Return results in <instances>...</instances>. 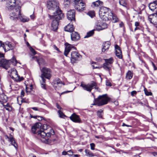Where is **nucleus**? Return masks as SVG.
Instances as JSON below:
<instances>
[{
  "mask_svg": "<svg viewBox=\"0 0 157 157\" xmlns=\"http://www.w3.org/2000/svg\"><path fill=\"white\" fill-rule=\"evenodd\" d=\"M48 127L47 124H44L42 128L40 129V131H38V135L39 137L41 138L42 141L45 143L48 142L50 136L55 134L54 130L51 128L50 129V132H48Z\"/></svg>",
  "mask_w": 157,
  "mask_h": 157,
  "instance_id": "obj_1",
  "label": "nucleus"
},
{
  "mask_svg": "<svg viewBox=\"0 0 157 157\" xmlns=\"http://www.w3.org/2000/svg\"><path fill=\"white\" fill-rule=\"evenodd\" d=\"M59 3L57 0H48L47 4V8L48 9L55 11L53 13V15H59V16H58V17H56L58 19H60L63 16V14L59 8Z\"/></svg>",
  "mask_w": 157,
  "mask_h": 157,
  "instance_id": "obj_2",
  "label": "nucleus"
},
{
  "mask_svg": "<svg viewBox=\"0 0 157 157\" xmlns=\"http://www.w3.org/2000/svg\"><path fill=\"white\" fill-rule=\"evenodd\" d=\"M21 7L16 8L12 10L13 11L10 14V18L11 20L17 21L18 18L22 22H27L29 20L28 18H24L21 14Z\"/></svg>",
  "mask_w": 157,
  "mask_h": 157,
  "instance_id": "obj_3",
  "label": "nucleus"
},
{
  "mask_svg": "<svg viewBox=\"0 0 157 157\" xmlns=\"http://www.w3.org/2000/svg\"><path fill=\"white\" fill-rule=\"evenodd\" d=\"M110 98L107 96V94L100 95L97 98L94 99L93 105L102 106L107 104Z\"/></svg>",
  "mask_w": 157,
  "mask_h": 157,
  "instance_id": "obj_4",
  "label": "nucleus"
},
{
  "mask_svg": "<svg viewBox=\"0 0 157 157\" xmlns=\"http://www.w3.org/2000/svg\"><path fill=\"white\" fill-rule=\"evenodd\" d=\"M17 61L14 58L12 59L7 60L4 58H0V67L7 70L10 67V63H12L13 65H15Z\"/></svg>",
  "mask_w": 157,
  "mask_h": 157,
  "instance_id": "obj_5",
  "label": "nucleus"
},
{
  "mask_svg": "<svg viewBox=\"0 0 157 157\" xmlns=\"http://www.w3.org/2000/svg\"><path fill=\"white\" fill-rule=\"evenodd\" d=\"M42 74L40 75L43 82L44 83L45 82L46 78L48 79H50L52 76V71L49 68L46 67H44L40 69Z\"/></svg>",
  "mask_w": 157,
  "mask_h": 157,
  "instance_id": "obj_6",
  "label": "nucleus"
},
{
  "mask_svg": "<svg viewBox=\"0 0 157 157\" xmlns=\"http://www.w3.org/2000/svg\"><path fill=\"white\" fill-rule=\"evenodd\" d=\"M48 16L50 19L54 18V20L51 24V29L54 31H56L58 28V21L62 19L64 17V14H63V15L62 17L60 19H58L56 18V17H58V16H59V14H56L55 15H48Z\"/></svg>",
  "mask_w": 157,
  "mask_h": 157,
  "instance_id": "obj_7",
  "label": "nucleus"
},
{
  "mask_svg": "<svg viewBox=\"0 0 157 157\" xmlns=\"http://www.w3.org/2000/svg\"><path fill=\"white\" fill-rule=\"evenodd\" d=\"M75 8L77 10L81 11L84 10L85 5L82 0H72Z\"/></svg>",
  "mask_w": 157,
  "mask_h": 157,
  "instance_id": "obj_8",
  "label": "nucleus"
},
{
  "mask_svg": "<svg viewBox=\"0 0 157 157\" xmlns=\"http://www.w3.org/2000/svg\"><path fill=\"white\" fill-rule=\"evenodd\" d=\"M96 83L93 82L91 83L88 84L87 85L82 83L80 86L83 88L84 90L89 92H90L94 88L95 89L99 92H100V89H99L98 87L96 86Z\"/></svg>",
  "mask_w": 157,
  "mask_h": 157,
  "instance_id": "obj_9",
  "label": "nucleus"
},
{
  "mask_svg": "<svg viewBox=\"0 0 157 157\" xmlns=\"http://www.w3.org/2000/svg\"><path fill=\"white\" fill-rule=\"evenodd\" d=\"M109 9L105 7H101L99 11V14L100 18L103 20L105 21V18L108 17V15H109L110 11Z\"/></svg>",
  "mask_w": 157,
  "mask_h": 157,
  "instance_id": "obj_10",
  "label": "nucleus"
},
{
  "mask_svg": "<svg viewBox=\"0 0 157 157\" xmlns=\"http://www.w3.org/2000/svg\"><path fill=\"white\" fill-rule=\"evenodd\" d=\"M10 73V75L13 79L17 81H21L23 79V78L21 77L20 78V76L18 75L17 71L14 68L11 69L8 71Z\"/></svg>",
  "mask_w": 157,
  "mask_h": 157,
  "instance_id": "obj_11",
  "label": "nucleus"
},
{
  "mask_svg": "<svg viewBox=\"0 0 157 157\" xmlns=\"http://www.w3.org/2000/svg\"><path fill=\"white\" fill-rule=\"evenodd\" d=\"M0 47L3 48L5 52L10 50H13L15 48V45L13 44L10 42H6L5 44H1Z\"/></svg>",
  "mask_w": 157,
  "mask_h": 157,
  "instance_id": "obj_12",
  "label": "nucleus"
},
{
  "mask_svg": "<svg viewBox=\"0 0 157 157\" xmlns=\"http://www.w3.org/2000/svg\"><path fill=\"white\" fill-rule=\"evenodd\" d=\"M6 7L9 10H12L20 6L17 5L16 0H8L7 2Z\"/></svg>",
  "mask_w": 157,
  "mask_h": 157,
  "instance_id": "obj_13",
  "label": "nucleus"
},
{
  "mask_svg": "<svg viewBox=\"0 0 157 157\" xmlns=\"http://www.w3.org/2000/svg\"><path fill=\"white\" fill-rule=\"evenodd\" d=\"M71 59L72 62H75L79 60L82 58V56L76 51H73L71 53Z\"/></svg>",
  "mask_w": 157,
  "mask_h": 157,
  "instance_id": "obj_14",
  "label": "nucleus"
},
{
  "mask_svg": "<svg viewBox=\"0 0 157 157\" xmlns=\"http://www.w3.org/2000/svg\"><path fill=\"white\" fill-rule=\"evenodd\" d=\"M105 18V21L111 20L114 23L117 22L119 21L118 18L116 15L114 14L112 10H110L109 15H108V17H106Z\"/></svg>",
  "mask_w": 157,
  "mask_h": 157,
  "instance_id": "obj_15",
  "label": "nucleus"
},
{
  "mask_svg": "<svg viewBox=\"0 0 157 157\" xmlns=\"http://www.w3.org/2000/svg\"><path fill=\"white\" fill-rule=\"evenodd\" d=\"M148 19L151 23L156 25L157 28V13L149 15Z\"/></svg>",
  "mask_w": 157,
  "mask_h": 157,
  "instance_id": "obj_16",
  "label": "nucleus"
},
{
  "mask_svg": "<svg viewBox=\"0 0 157 157\" xmlns=\"http://www.w3.org/2000/svg\"><path fill=\"white\" fill-rule=\"evenodd\" d=\"M75 11L74 10L68 11L67 13V18L71 21H75Z\"/></svg>",
  "mask_w": 157,
  "mask_h": 157,
  "instance_id": "obj_17",
  "label": "nucleus"
},
{
  "mask_svg": "<svg viewBox=\"0 0 157 157\" xmlns=\"http://www.w3.org/2000/svg\"><path fill=\"white\" fill-rule=\"evenodd\" d=\"M32 60L36 61L40 66H40L41 65H45L46 63L44 59L41 57L38 58L36 56H32Z\"/></svg>",
  "mask_w": 157,
  "mask_h": 157,
  "instance_id": "obj_18",
  "label": "nucleus"
},
{
  "mask_svg": "<svg viewBox=\"0 0 157 157\" xmlns=\"http://www.w3.org/2000/svg\"><path fill=\"white\" fill-rule=\"evenodd\" d=\"M64 52V55L67 56L68 53L71 51H72L73 50H75V48L73 46L70 45L68 44L67 45H66Z\"/></svg>",
  "mask_w": 157,
  "mask_h": 157,
  "instance_id": "obj_19",
  "label": "nucleus"
},
{
  "mask_svg": "<svg viewBox=\"0 0 157 157\" xmlns=\"http://www.w3.org/2000/svg\"><path fill=\"white\" fill-rule=\"evenodd\" d=\"M71 38L72 40L76 41L80 39V36L77 32L74 31L71 34Z\"/></svg>",
  "mask_w": 157,
  "mask_h": 157,
  "instance_id": "obj_20",
  "label": "nucleus"
},
{
  "mask_svg": "<svg viewBox=\"0 0 157 157\" xmlns=\"http://www.w3.org/2000/svg\"><path fill=\"white\" fill-rule=\"evenodd\" d=\"M115 48L116 56L119 59H121L122 56L121 51L120 47L118 45H116L115 46Z\"/></svg>",
  "mask_w": 157,
  "mask_h": 157,
  "instance_id": "obj_21",
  "label": "nucleus"
},
{
  "mask_svg": "<svg viewBox=\"0 0 157 157\" xmlns=\"http://www.w3.org/2000/svg\"><path fill=\"white\" fill-rule=\"evenodd\" d=\"M70 118L73 121L76 123H80L81 120L79 117L75 113L73 114L70 117Z\"/></svg>",
  "mask_w": 157,
  "mask_h": 157,
  "instance_id": "obj_22",
  "label": "nucleus"
},
{
  "mask_svg": "<svg viewBox=\"0 0 157 157\" xmlns=\"http://www.w3.org/2000/svg\"><path fill=\"white\" fill-rule=\"evenodd\" d=\"M110 44L111 43L109 41L104 43L102 44L103 48H102V52H104L108 51Z\"/></svg>",
  "mask_w": 157,
  "mask_h": 157,
  "instance_id": "obj_23",
  "label": "nucleus"
},
{
  "mask_svg": "<svg viewBox=\"0 0 157 157\" xmlns=\"http://www.w3.org/2000/svg\"><path fill=\"white\" fill-rule=\"evenodd\" d=\"M5 137L6 138L8 139L9 141L11 142V144L13 145L16 149H17V144L15 143V142L12 135H10V137L7 135H6Z\"/></svg>",
  "mask_w": 157,
  "mask_h": 157,
  "instance_id": "obj_24",
  "label": "nucleus"
},
{
  "mask_svg": "<svg viewBox=\"0 0 157 157\" xmlns=\"http://www.w3.org/2000/svg\"><path fill=\"white\" fill-rule=\"evenodd\" d=\"M74 28L73 25L70 23L64 28V30L66 31L69 32H73L74 31Z\"/></svg>",
  "mask_w": 157,
  "mask_h": 157,
  "instance_id": "obj_25",
  "label": "nucleus"
},
{
  "mask_svg": "<svg viewBox=\"0 0 157 157\" xmlns=\"http://www.w3.org/2000/svg\"><path fill=\"white\" fill-rule=\"evenodd\" d=\"M156 5H157V1L150 3L149 5L150 9L152 11L155 10L156 9Z\"/></svg>",
  "mask_w": 157,
  "mask_h": 157,
  "instance_id": "obj_26",
  "label": "nucleus"
},
{
  "mask_svg": "<svg viewBox=\"0 0 157 157\" xmlns=\"http://www.w3.org/2000/svg\"><path fill=\"white\" fill-rule=\"evenodd\" d=\"M0 98L3 102H6L7 100V97L4 94H2L0 95Z\"/></svg>",
  "mask_w": 157,
  "mask_h": 157,
  "instance_id": "obj_27",
  "label": "nucleus"
},
{
  "mask_svg": "<svg viewBox=\"0 0 157 157\" xmlns=\"http://www.w3.org/2000/svg\"><path fill=\"white\" fill-rule=\"evenodd\" d=\"M103 67L105 69L109 71V72H110L111 69L110 65L107 63H104L103 64Z\"/></svg>",
  "mask_w": 157,
  "mask_h": 157,
  "instance_id": "obj_28",
  "label": "nucleus"
},
{
  "mask_svg": "<svg viewBox=\"0 0 157 157\" xmlns=\"http://www.w3.org/2000/svg\"><path fill=\"white\" fill-rule=\"evenodd\" d=\"M62 154L63 155H67L68 156H71L73 155V152L71 150L68 151L67 152L63 151L62 152Z\"/></svg>",
  "mask_w": 157,
  "mask_h": 157,
  "instance_id": "obj_29",
  "label": "nucleus"
},
{
  "mask_svg": "<svg viewBox=\"0 0 157 157\" xmlns=\"http://www.w3.org/2000/svg\"><path fill=\"white\" fill-rule=\"evenodd\" d=\"M133 76L132 72L130 71H128L126 74V77L127 79H130L132 78Z\"/></svg>",
  "mask_w": 157,
  "mask_h": 157,
  "instance_id": "obj_30",
  "label": "nucleus"
},
{
  "mask_svg": "<svg viewBox=\"0 0 157 157\" xmlns=\"http://www.w3.org/2000/svg\"><path fill=\"white\" fill-rule=\"evenodd\" d=\"M94 6L96 7H98L99 5H101L103 4V2L100 1L98 0L95 2L93 3Z\"/></svg>",
  "mask_w": 157,
  "mask_h": 157,
  "instance_id": "obj_31",
  "label": "nucleus"
},
{
  "mask_svg": "<svg viewBox=\"0 0 157 157\" xmlns=\"http://www.w3.org/2000/svg\"><path fill=\"white\" fill-rule=\"evenodd\" d=\"M94 30H92L87 33L86 35L84 37V38H86L92 36L94 34Z\"/></svg>",
  "mask_w": 157,
  "mask_h": 157,
  "instance_id": "obj_32",
  "label": "nucleus"
},
{
  "mask_svg": "<svg viewBox=\"0 0 157 157\" xmlns=\"http://www.w3.org/2000/svg\"><path fill=\"white\" fill-rule=\"evenodd\" d=\"M119 4L125 7H126L127 2L126 0H119Z\"/></svg>",
  "mask_w": 157,
  "mask_h": 157,
  "instance_id": "obj_33",
  "label": "nucleus"
},
{
  "mask_svg": "<svg viewBox=\"0 0 157 157\" xmlns=\"http://www.w3.org/2000/svg\"><path fill=\"white\" fill-rule=\"evenodd\" d=\"M103 114V110L101 109L98 110L97 112V115L98 117L100 118H102V114Z\"/></svg>",
  "mask_w": 157,
  "mask_h": 157,
  "instance_id": "obj_34",
  "label": "nucleus"
},
{
  "mask_svg": "<svg viewBox=\"0 0 157 157\" xmlns=\"http://www.w3.org/2000/svg\"><path fill=\"white\" fill-rule=\"evenodd\" d=\"M105 63L109 64H111L113 63V58L111 57L108 59H105Z\"/></svg>",
  "mask_w": 157,
  "mask_h": 157,
  "instance_id": "obj_35",
  "label": "nucleus"
},
{
  "mask_svg": "<svg viewBox=\"0 0 157 157\" xmlns=\"http://www.w3.org/2000/svg\"><path fill=\"white\" fill-rule=\"evenodd\" d=\"M107 28V25L105 23H103L101 25V28H98V29L99 30H101L105 29Z\"/></svg>",
  "mask_w": 157,
  "mask_h": 157,
  "instance_id": "obj_36",
  "label": "nucleus"
},
{
  "mask_svg": "<svg viewBox=\"0 0 157 157\" xmlns=\"http://www.w3.org/2000/svg\"><path fill=\"white\" fill-rule=\"evenodd\" d=\"M42 124L41 123H36L34 125V126L37 130H40V128L42 126Z\"/></svg>",
  "mask_w": 157,
  "mask_h": 157,
  "instance_id": "obj_37",
  "label": "nucleus"
},
{
  "mask_svg": "<svg viewBox=\"0 0 157 157\" xmlns=\"http://www.w3.org/2000/svg\"><path fill=\"white\" fill-rule=\"evenodd\" d=\"M54 84L55 85H60L59 86H61L62 84V82L59 79H56L54 81Z\"/></svg>",
  "mask_w": 157,
  "mask_h": 157,
  "instance_id": "obj_38",
  "label": "nucleus"
},
{
  "mask_svg": "<svg viewBox=\"0 0 157 157\" xmlns=\"http://www.w3.org/2000/svg\"><path fill=\"white\" fill-rule=\"evenodd\" d=\"M85 152L86 156H93V154L89 150H85Z\"/></svg>",
  "mask_w": 157,
  "mask_h": 157,
  "instance_id": "obj_39",
  "label": "nucleus"
},
{
  "mask_svg": "<svg viewBox=\"0 0 157 157\" xmlns=\"http://www.w3.org/2000/svg\"><path fill=\"white\" fill-rule=\"evenodd\" d=\"M87 14L92 17L95 16L94 12V11H90Z\"/></svg>",
  "mask_w": 157,
  "mask_h": 157,
  "instance_id": "obj_40",
  "label": "nucleus"
},
{
  "mask_svg": "<svg viewBox=\"0 0 157 157\" xmlns=\"http://www.w3.org/2000/svg\"><path fill=\"white\" fill-rule=\"evenodd\" d=\"M32 131L33 133H36V132L38 133V131H40V130H37L33 126L32 128Z\"/></svg>",
  "mask_w": 157,
  "mask_h": 157,
  "instance_id": "obj_41",
  "label": "nucleus"
},
{
  "mask_svg": "<svg viewBox=\"0 0 157 157\" xmlns=\"http://www.w3.org/2000/svg\"><path fill=\"white\" fill-rule=\"evenodd\" d=\"M144 92L145 94L147 96L151 95L152 93L151 92H148L146 88L144 89Z\"/></svg>",
  "mask_w": 157,
  "mask_h": 157,
  "instance_id": "obj_42",
  "label": "nucleus"
},
{
  "mask_svg": "<svg viewBox=\"0 0 157 157\" xmlns=\"http://www.w3.org/2000/svg\"><path fill=\"white\" fill-rule=\"evenodd\" d=\"M29 49L31 52L34 55H35L36 54V52L34 49H33L31 47H30Z\"/></svg>",
  "mask_w": 157,
  "mask_h": 157,
  "instance_id": "obj_43",
  "label": "nucleus"
},
{
  "mask_svg": "<svg viewBox=\"0 0 157 157\" xmlns=\"http://www.w3.org/2000/svg\"><path fill=\"white\" fill-rule=\"evenodd\" d=\"M58 112L59 114V116L60 117H63V116L64 115V114L61 111V110H59Z\"/></svg>",
  "mask_w": 157,
  "mask_h": 157,
  "instance_id": "obj_44",
  "label": "nucleus"
},
{
  "mask_svg": "<svg viewBox=\"0 0 157 157\" xmlns=\"http://www.w3.org/2000/svg\"><path fill=\"white\" fill-rule=\"evenodd\" d=\"M90 148L91 150H94V147H95V144L93 143H91L90 144Z\"/></svg>",
  "mask_w": 157,
  "mask_h": 157,
  "instance_id": "obj_45",
  "label": "nucleus"
},
{
  "mask_svg": "<svg viewBox=\"0 0 157 157\" xmlns=\"http://www.w3.org/2000/svg\"><path fill=\"white\" fill-rule=\"evenodd\" d=\"M70 0H64V3L65 5H68L70 3Z\"/></svg>",
  "mask_w": 157,
  "mask_h": 157,
  "instance_id": "obj_46",
  "label": "nucleus"
},
{
  "mask_svg": "<svg viewBox=\"0 0 157 157\" xmlns=\"http://www.w3.org/2000/svg\"><path fill=\"white\" fill-rule=\"evenodd\" d=\"M96 63H92V66L93 67L94 69V68H98V67L96 66V65H96Z\"/></svg>",
  "mask_w": 157,
  "mask_h": 157,
  "instance_id": "obj_47",
  "label": "nucleus"
},
{
  "mask_svg": "<svg viewBox=\"0 0 157 157\" xmlns=\"http://www.w3.org/2000/svg\"><path fill=\"white\" fill-rule=\"evenodd\" d=\"M137 93L136 91H133L131 92V95L132 96H133L134 94H136Z\"/></svg>",
  "mask_w": 157,
  "mask_h": 157,
  "instance_id": "obj_48",
  "label": "nucleus"
},
{
  "mask_svg": "<svg viewBox=\"0 0 157 157\" xmlns=\"http://www.w3.org/2000/svg\"><path fill=\"white\" fill-rule=\"evenodd\" d=\"M56 106L57 108L59 109V110H61L62 109L58 103L56 104Z\"/></svg>",
  "mask_w": 157,
  "mask_h": 157,
  "instance_id": "obj_49",
  "label": "nucleus"
},
{
  "mask_svg": "<svg viewBox=\"0 0 157 157\" xmlns=\"http://www.w3.org/2000/svg\"><path fill=\"white\" fill-rule=\"evenodd\" d=\"M4 108H5V109L6 110H8L9 111H11L12 110L11 108L9 106V108L7 107H4Z\"/></svg>",
  "mask_w": 157,
  "mask_h": 157,
  "instance_id": "obj_50",
  "label": "nucleus"
},
{
  "mask_svg": "<svg viewBox=\"0 0 157 157\" xmlns=\"http://www.w3.org/2000/svg\"><path fill=\"white\" fill-rule=\"evenodd\" d=\"M135 25L136 27H140V23L138 22H136L135 23Z\"/></svg>",
  "mask_w": 157,
  "mask_h": 157,
  "instance_id": "obj_51",
  "label": "nucleus"
},
{
  "mask_svg": "<svg viewBox=\"0 0 157 157\" xmlns=\"http://www.w3.org/2000/svg\"><path fill=\"white\" fill-rule=\"evenodd\" d=\"M31 117L34 118H36L37 117H38V118H40V120H42V117H40L39 116H33V117H32V116H31Z\"/></svg>",
  "mask_w": 157,
  "mask_h": 157,
  "instance_id": "obj_52",
  "label": "nucleus"
},
{
  "mask_svg": "<svg viewBox=\"0 0 157 157\" xmlns=\"http://www.w3.org/2000/svg\"><path fill=\"white\" fill-rule=\"evenodd\" d=\"M25 92L23 90H22L21 92V96L22 97L24 96Z\"/></svg>",
  "mask_w": 157,
  "mask_h": 157,
  "instance_id": "obj_53",
  "label": "nucleus"
},
{
  "mask_svg": "<svg viewBox=\"0 0 157 157\" xmlns=\"http://www.w3.org/2000/svg\"><path fill=\"white\" fill-rule=\"evenodd\" d=\"M45 84L44 83L41 84V87L42 88L44 89H46V87L45 86Z\"/></svg>",
  "mask_w": 157,
  "mask_h": 157,
  "instance_id": "obj_54",
  "label": "nucleus"
},
{
  "mask_svg": "<svg viewBox=\"0 0 157 157\" xmlns=\"http://www.w3.org/2000/svg\"><path fill=\"white\" fill-rule=\"evenodd\" d=\"M53 47L54 49L58 51H59V49L55 45H53Z\"/></svg>",
  "mask_w": 157,
  "mask_h": 157,
  "instance_id": "obj_55",
  "label": "nucleus"
},
{
  "mask_svg": "<svg viewBox=\"0 0 157 157\" xmlns=\"http://www.w3.org/2000/svg\"><path fill=\"white\" fill-rule=\"evenodd\" d=\"M151 63L152 64V65L153 66V67H154V70H157V68H156V67L155 64L154 63L152 62H151Z\"/></svg>",
  "mask_w": 157,
  "mask_h": 157,
  "instance_id": "obj_56",
  "label": "nucleus"
},
{
  "mask_svg": "<svg viewBox=\"0 0 157 157\" xmlns=\"http://www.w3.org/2000/svg\"><path fill=\"white\" fill-rule=\"evenodd\" d=\"M101 28V25H97V27L96 28V29L98 31H99L100 30H98V28Z\"/></svg>",
  "mask_w": 157,
  "mask_h": 157,
  "instance_id": "obj_57",
  "label": "nucleus"
},
{
  "mask_svg": "<svg viewBox=\"0 0 157 157\" xmlns=\"http://www.w3.org/2000/svg\"><path fill=\"white\" fill-rule=\"evenodd\" d=\"M106 85L107 86H111V83L108 81H107L106 82Z\"/></svg>",
  "mask_w": 157,
  "mask_h": 157,
  "instance_id": "obj_58",
  "label": "nucleus"
},
{
  "mask_svg": "<svg viewBox=\"0 0 157 157\" xmlns=\"http://www.w3.org/2000/svg\"><path fill=\"white\" fill-rule=\"evenodd\" d=\"M124 24L123 22H121L119 24V26L120 27H122L124 26Z\"/></svg>",
  "mask_w": 157,
  "mask_h": 157,
  "instance_id": "obj_59",
  "label": "nucleus"
},
{
  "mask_svg": "<svg viewBox=\"0 0 157 157\" xmlns=\"http://www.w3.org/2000/svg\"><path fill=\"white\" fill-rule=\"evenodd\" d=\"M4 55L3 53H0V58H4Z\"/></svg>",
  "mask_w": 157,
  "mask_h": 157,
  "instance_id": "obj_60",
  "label": "nucleus"
},
{
  "mask_svg": "<svg viewBox=\"0 0 157 157\" xmlns=\"http://www.w3.org/2000/svg\"><path fill=\"white\" fill-rule=\"evenodd\" d=\"M122 126H126L127 127H131V126L126 124L124 123H123Z\"/></svg>",
  "mask_w": 157,
  "mask_h": 157,
  "instance_id": "obj_61",
  "label": "nucleus"
},
{
  "mask_svg": "<svg viewBox=\"0 0 157 157\" xmlns=\"http://www.w3.org/2000/svg\"><path fill=\"white\" fill-rule=\"evenodd\" d=\"M140 27H136L134 29V31H135L137 30H140Z\"/></svg>",
  "mask_w": 157,
  "mask_h": 157,
  "instance_id": "obj_62",
  "label": "nucleus"
},
{
  "mask_svg": "<svg viewBox=\"0 0 157 157\" xmlns=\"http://www.w3.org/2000/svg\"><path fill=\"white\" fill-rule=\"evenodd\" d=\"M152 154L154 156H157V152H153Z\"/></svg>",
  "mask_w": 157,
  "mask_h": 157,
  "instance_id": "obj_63",
  "label": "nucleus"
},
{
  "mask_svg": "<svg viewBox=\"0 0 157 157\" xmlns=\"http://www.w3.org/2000/svg\"><path fill=\"white\" fill-rule=\"evenodd\" d=\"M32 109H33V110H36V111H37V110H38L37 109V108H36V107H33V108H32Z\"/></svg>",
  "mask_w": 157,
  "mask_h": 157,
  "instance_id": "obj_64",
  "label": "nucleus"
}]
</instances>
